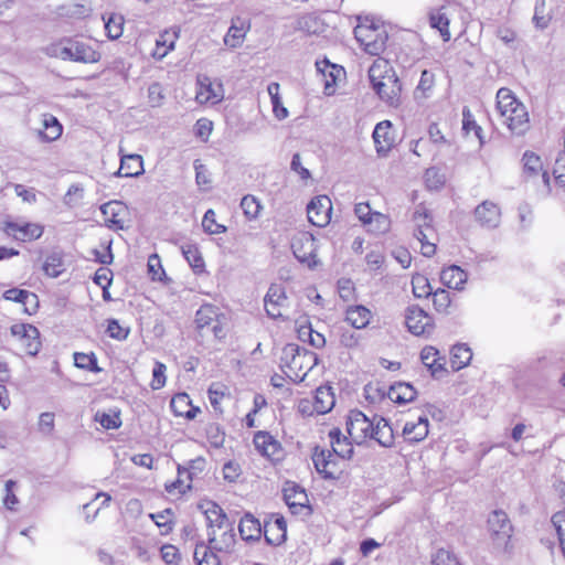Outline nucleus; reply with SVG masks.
Instances as JSON below:
<instances>
[{
  "instance_id": "obj_1",
  "label": "nucleus",
  "mask_w": 565,
  "mask_h": 565,
  "mask_svg": "<svg viewBox=\"0 0 565 565\" xmlns=\"http://www.w3.org/2000/svg\"><path fill=\"white\" fill-rule=\"evenodd\" d=\"M347 430L356 445H362L369 439L385 448L394 444L393 428L385 418L377 415L370 418L361 411H351L347 419Z\"/></svg>"
},
{
  "instance_id": "obj_2",
  "label": "nucleus",
  "mask_w": 565,
  "mask_h": 565,
  "mask_svg": "<svg viewBox=\"0 0 565 565\" xmlns=\"http://www.w3.org/2000/svg\"><path fill=\"white\" fill-rule=\"evenodd\" d=\"M497 113L500 122L513 135L521 136L530 129L527 109L511 89L502 87L497 92Z\"/></svg>"
},
{
  "instance_id": "obj_3",
  "label": "nucleus",
  "mask_w": 565,
  "mask_h": 565,
  "mask_svg": "<svg viewBox=\"0 0 565 565\" xmlns=\"http://www.w3.org/2000/svg\"><path fill=\"white\" fill-rule=\"evenodd\" d=\"M317 363L318 356L315 352L297 344L289 343L282 349L280 367L284 374L295 383L302 382Z\"/></svg>"
},
{
  "instance_id": "obj_4",
  "label": "nucleus",
  "mask_w": 565,
  "mask_h": 565,
  "mask_svg": "<svg viewBox=\"0 0 565 565\" xmlns=\"http://www.w3.org/2000/svg\"><path fill=\"white\" fill-rule=\"evenodd\" d=\"M45 53L51 57L79 63H96L100 60V53L88 43L65 38L46 46Z\"/></svg>"
},
{
  "instance_id": "obj_5",
  "label": "nucleus",
  "mask_w": 565,
  "mask_h": 565,
  "mask_svg": "<svg viewBox=\"0 0 565 565\" xmlns=\"http://www.w3.org/2000/svg\"><path fill=\"white\" fill-rule=\"evenodd\" d=\"M354 35L364 51L371 55H379L385 49L387 32L384 24L374 19H360L354 28Z\"/></svg>"
},
{
  "instance_id": "obj_6",
  "label": "nucleus",
  "mask_w": 565,
  "mask_h": 565,
  "mask_svg": "<svg viewBox=\"0 0 565 565\" xmlns=\"http://www.w3.org/2000/svg\"><path fill=\"white\" fill-rule=\"evenodd\" d=\"M487 531L492 547L502 553H510L513 548V525L508 514L502 510L492 511L487 520Z\"/></svg>"
},
{
  "instance_id": "obj_7",
  "label": "nucleus",
  "mask_w": 565,
  "mask_h": 565,
  "mask_svg": "<svg viewBox=\"0 0 565 565\" xmlns=\"http://www.w3.org/2000/svg\"><path fill=\"white\" fill-rule=\"evenodd\" d=\"M413 218L416 223L414 237L420 245V252L425 257H431L436 253V244L433 242L435 231L430 225L431 220L424 207H417Z\"/></svg>"
},
{
  "instance_id": "obj_8",
  "label": "nucleus",
  "mask_w": 565,
  "mask_h": 565,
  "mask_svg": "<svg viewBox=\"0 0 565 565\" xmlns=\"http://www.w3.org/2000/svg\"><path fill=\"white\" fill-rule=\"evenodd\" d=\"M225 92L223 84L217 78L207 75H198L195 100L201 105H216L224 99Z\"/></svg>"
},
{
  "instance_id": "obj_9",
  "label": "nucleus",
  "mask_w": 565,
  "mask_h": 565,
  "mask_svg": "<svg viewBox=\"0 0 565 565\" xmlns=\"http://www.w3.org/2000/svg\"><path fill=\"white\" fill-rule=\"evenodd\" d=\"M291 248L295 257L309 268H315L318 265L316 255L317 244L316 238L309 233H299L292 238Z\"/></svg>"
},
{
  "instance_id": "obj_10",
  "label": "nucleus",
  "mask_w": 565,
  "mask_h": 565,
  "mask_svg": "<svg viewBox=\"0 0 565 565\" xmlns=\"http://www.w3.org/2000/svg\"><path fill=\"white\" fill-rule=\"evenodd\" d=\"M10 330L26 354L35 356L40 352L42 343L40 331L36 327L29 323H17Z\"/></svg>"
},
{
  "instance_id": "obj_11",
  "label": "nucleus",
  "mask_w": 565,
  "mask_h": 565,
  "mask_svg": "<svg viewBox=\"0 0 565 565\" xmlns=\"http://www.w3.org/2000/svg\"><path fill=\"white\" fill-rule=\"evenodd\" d=\"M207 542L212 550L230 553L236 542L234 522L228 521L212 531H207Z\"/></svg>"
},
{
  "instance_id": "obj_12",
  "label": "nucleus",
  "mask_w": 565,
  "mask_h": 565,
  "mask_svg": "<svg viewBox=\"0 0 565 565\" xmlns=\"http://www.w3.org/2000/svg\"><path fill=\"white\" fill-rule=\"evenodd\" d=\"M405 323L414 335L427 334L433 330V318L417 305L407 307Z\"/></svg>"
},
{
  "instance_id": "obj_13",
  "label": "nucleus",
  "mask_w": 565,
  "mask_h": 565,
  "mask_svg": "<svg viewBox=\"0 0 565 565\" xmlns=\"http://www.w3.org/2000/svg\"><path fill=\"white\" fill-rule=\"evenodd\" d=\"M332 213V203L327 195L313 198L307 206L309 222L319 227L329 224Z\"/></svg>"
},
{
  "instance_id": "obj_14",
  "label": "nucleus",
  "mask_w": 565,
  "mask_h": 565,
  "mask_svg": "<svg viewBox=\"0 0 565 565\" xmlns=\"http://www.w3.org/2000/svg\"><path fill=\"white\" fill-rule=\"evenodd\" d=\"M380 99L391 107H398L401 104V84L396 74H391L386 81L376 82L372 86Z\"/></svg>"
},
{
  "instance_id": "obj_15",
  "label": "nucleus",
  "mask_w": 565,
  "mask_h": 565,
  "mask_svg": "<svg viewBox=\"0 0 565 565\" xmlns=\"http://www.w3.org/2000/svg\"><path fill=\"white\" fill-rule=\"evenodd\" d=\"M4 232L17 241L31 242L42 236L44 227L38 223L7 222Z\"/></svg>"
},
{
  "instance_id": "obj_16",
  "label": "nucleus",
  "mask_w": 565,
  "mask_h": 565,
  "mask_svg": "<svg viewBox=\"0 0 565 565\" xmlns=\"http://www.w3.org/2000/svg\"><path fill=\"white\" fill-rule=\"evenodd\" d=\"M265 309L269 317L276 319L282 317V308L286 307V290L281 285L273 284L265 296Z\"/></svg>"
},
{
  "instance_id": "obj_17",
  "label": "nucleus",
  "mask_w": 565,
  "mask_h": 565,
  "mask_svg": "<svg viewBox=\"0 0 565 565\" xmlns=\"http://www.w3.org/2000/svg\"><path fill=\"white\" fill-rule=\"evenodd\" d=\"M475 218L481 226L494 228L500 224L501 210L495 203L483 201L475 209Z\"/></svg>"
},
{
  "instance_id": "obj_18",
  "label": "nucleus",
  "mask_w": 565,
  "mask_h": 565,
  "mask_svg": "<svg viewBox=\"0 0 565 565\" xmlns=\"http://www.w3.org/2000/svg\"><path fill=\"white\" fill-rule=\"evenodd\" d=\"M253 443L262 456L273 460L280 459L282 454L280 443L276 440L269 433H256Z\"/></svg>"
},
{
  "instance_id": "obj_19",
  "label": "nucleus",
  "mask_w": 565,
  "mask_h": 565,
  "mask_svg": "<svg viewBox=\"0 0 565 565\" xmlns=\"http://www.w3.org/2000/svg\"><path fill=\"white\" fill-rule=\"evenodd\" d=\"M373 140L375 143L376 152L385 156L394 145L395 138L392 131V122L383 120L379 122L373 131Z\"/></svg>"
},
{
  "instance_id": "obj_20",
  "label": "nucleus",
  "mask_w": 565,
  "mask_h": 565,
  "mask_svg": "<svg viewBox=\"0 0 565 565\" xmlns=\"http://www.w3.org/2000/svg\"><path fill=\"white\" fill-rule=\"evenodd\" d=\"M284 500L291 513L298 514L308 507V495L306 491L295 483L287 482L284 488Z\"/></svg>"
},
{
  "instance_id": "obj_21",
  "label": "nucleus",
  "mask_w": 565,
  "mask_h": 565,
  "mask_svg": "<svg viewBox=\"0 0 565 565\" xmlns=\"http://www.w3.org/2000/svg\"><path fill=\"white\" fill-rule=\"evenodd\" d=\"M264 535L271 545H280L287 536V523L282 516H273L264 524Z\"/></svg>"
},
{
  "instance_id": "obj_22",
  "label": "nucleus",
  "mask_w": 565,
  "mask_h": 565,
  "mask_svg": "<svg viewBox=\"0 0 565 565\" xmlns=\"http://www.w3.org/2000/svg\"><path fill=\"white\" fill-rule=\"evenodd\" d=\"M312 461L317 471L326 479L335 478L337 462L334 455L330 450L316 449L312 455Z\"/></svg>"
},
{
  "instance_id": "obj_23",
  "label": "nucleus",
  "mask_w": 565,
  "mask_h": 565,
  "mask_svg": "<svg viewBox=\"0 0 565 565\" xmlns=\"http://www.w3.org/2000/svg\"><path fill=\"white\" fill-rule=\"evenodd\" d=\"M180 36L179 28H171L164 30L156 39V47L152 51V56L157 60H162L169 52L174 50L175 42Z\"/></svg>"
},
{
  "instance_id": "obj_24",
  "label": "nucleus",
  "mask_w": 565,
  "mask_h": 565,
  "mask_svg": "<svg viewBox=\"0 0 565 565\" xmlns=\"http://www.w3.org/2000/svg\"><path fill=\"white\" fill-rule=\"evenodd\" d=\"M249 28L250 25L248 21L242 18L233 19L232 24L224 36L225 45L231 49L239 47L243 44Z\"/></svg>"
},
{
  "instance_id": "obj_25",
  "label": "nucleus",
  "mask_w": 565,
  "mask_h": 565,
  "mask_svg": "<svg viewBox=\"0 0 565 565\" xmlns=\"http://www.w3.org/2000/svg\"><path fill=\"white\" fill-rule=\"evenodd\" d=\"M428 418L419 416L416 420H407L403 427V436L409 443H419L428 435Z\"/></svg>"
},
{
  "instance_id": "obj_26",
  "label": "nucleus",
  "mask_w": 565,
  "mask_h": 565,
  "mask_svg": "<svg viewBox=\"0 0 565 565\" xmlns=\"http://www.w3.org/2000/svg\"><path fill=\"white\" fill-rule=\"evenodd\" d=\"M100 211L104 215V221L118 228H124L125 217L127 214L126 206L118 201H111L102 205Z\"/></svg>"
},
{
  "instance_id": "obj_27",
  "label": "nucleus",
  "mask_w": 565,
  "mask_h": 565,
  "mask_svg": "<svg viewBox=\"0 0 565 565\" xmlns=\"http://www.w3.org/2000/svg\"><path fill=\"white\" fill-rule=\"evenodd\" d=\"M202 513L205 515L207 523V531H212L223 523L231 521L224 513L223 509L213 501H205L199 505Z\"/></svg>"
},
{
  "instance_id": "obj_28",
  "label": "nucleus",
  "mask_w": 565,
  "mask_h": 565,
  "mask_svg": "<svg viewBox=\"0 0 565 565\" xmlns=\"http://www.w3.org/2000/svg\"><path fill=\"white\" fill-rule=\"evenodd\" d=\"M170 407L175 416L193 419L200 413V408L192 405L188 394L179 393L170 402Z\"/></svg>"
},
{
  "instance_id": "obj_29",
  "label": "nucleus",
  "mask_w": 565,
  "mask_h": 565,
  "mask_svg": "<svg viewBox=\"0 0 565 565\" xmlns=\"http://www.w3.org/2000/svg\"><path fill=\"white\" fill-rule=\"evenodd\" d=\"M466 271L457 265H451L444 268L440 273L441 282L448 288L462 290L467 281Z\"/></svg>"
},
{
  "instance_id": "obj_30",
  "label": "nucleus",
  "mask_w": 565,
  "mask_h": 565,
  "mask_svg": "<svg viewBox=\"0 0 565 565\" xmlns=\"http://www.w3.org/2000/svg\"><path fill=\"white\" fill-rule=\"evenodd\" d=\"M371 318V310L361 305L350 306L345 311V321L355 329L366 328Z\"/></svg>"
},
{
  "instance_id": "obj_31",
  "label": "nucleus",
  "mask_w": 565,
  "mask_h": 565,
  "mask_svg": "<svg viewBox=\"0 0 565 565\" xmlns=\"http://www.w3.org/2000/svg\"><path fill=\"white\" fill-rule=\"evenodd\" d=\"M329 439L332 447V454L342 458L349 459L353 454L352 444L342 436L340 429L333 428L329 431Z\"/></svg>"
},
{
  "instance_id": "obj_32",
  "label": "nucleus",
  "mask_w": 565,
  "mask_h": 565,
  "mask_svg": "<svg viewBox=\"0 0 565 565\" xmlns=\"http://www.w3.org/2000/svg\"><path fill=\"white\" fill-rule=\"evenodd\" d=\"M429 23L433 29L439 31L443 40L445 42L450 40V31H449V14L447 13L446 7H441L435 9L429 14Z\"/></svg>"
},
{
  "instance_id": "obj_33",
  "label": "nucleus",
  "mask_w": 565,
  "mask_h": 565,
  "mask_svg": "<svg viewBox=\"0 0 565 565\" xmlns=\"http://www.w3.org/2000/svg\"><path fill=\"white\" fill-rule=\"evenodd\" d=\"M335 404V397L330 386H320L316 390L313 408L318 414L330 412Z\"/></svg>"
},
{
  "instance_id": "obj_34",
  "label": "nucleus",
  "mask_w": 565,
  "mask_h": 565,
  "mask_svg": "<svg viewBox=\"0 0 565 565\" xmlns=\"http://www.w3.org/2000/svg\"><path fill=\"white\" fill-rule=\"evenodd\" d=\"M420 360L434 376L437 375L438 372L444 371L445 359L434 347L427 345L423 348L420 352Z\"/></svg>"
},
{
  "instance_id": "obj_35",
  "label": "nucleus",
  "mask_w": 565,
  "mask_h": 565,
  "mask_svg": "<svg viewBox=\"0 0 565 565\" xmlns=\"http://www.w3.org/2000/svg\"><path fill=\"white\" fill-rule=\"evenodd\" d=\"M391 74H396L390 62L385 58L379 57L369 68V78L371 85H375L376 82L386 81L387 77H391Z\"/></svg>"
},
{
  "instance_id": "obj_36",
  "label": "nucleus",
  "mask_w": 565,
  "mask_h": 565,
  "mask_svg": "<svg viewBox=\"0 0 565 565\" xmlns=\"http://www.w3.org/2000/svg\"><path fill=\"white\" fill-rule=\"evenodd\" d=\"M238 530L245 541L258 540L262 535V525L253 515L246 514L241 519Z\"/></svg>"
},
{
  "instance_id": "obj_37",
  "label": "nucleus",
  "mask_w": 565,
  "mask_h": 565,
  "mask_svg": "<svg viewBox=\"0 0 565 565\" xmlns=\"http://www.w3.org/2000/svg\"><path fill=\"white\" fill-rule=\"evenodd\" d=\"M63 128L58 120L52 115H44L43 130L39 131V137L46 142L58 139L62 135Z\"/></svg>"
},
{
  "instance_id": "obj_38",
  "label": "nucleus",
  "mask_w": 565,
  "mask_h": 565,
  "mask_svg": "<svg viewBox=\"0 0 565 565\" xmlns=\"http://www.w3.org/2000/svg\"><path fill=\"white\" fill-rule=\"evenodd\" d=\"M279 89L280 85L276 82H273L267 86V93L270 96V102L273 106V114L276 119L284 120L288 117L289 111L282 104Z\"/></svg>"
},
{
  "instance_id": "obj_39",
  "label": "nucleus",
  "mask_w": 565,
  "mask_h": 565,
  "mask_svg": "<svg viewBox=\"0 0 565 565\" xmlns=\"http://www.w3.org/2000/svg\"><path fill=\"white\" fill-rule=\"evenodd\" d=\"M415 396L416 391L408 383H396L388 391L390 399L398 404L412 402Z\"/></svg>"
},
{
  "instance_id": "obj_40",
  "label": "nucleus",
  "mask_w": 565,
  "mask_h": 565,
  "mask_svg": "<svg viewBox=\"0 0 565 565\" xmlns=\"http://www.w3.org/2000/svg\"><path fill=\"white\" fill-rule=\"evenodd\" d=\"M121 177H137L141 173V157L139 154L122 156L117 172Z\"/></svg>"
},
{
  "instance_id": "obj_41",
  "label": "nucleus",
  "mask_w": 565,
  "mask_h": 565,
  "mask_svg": "<svg viewBox=\"0 0 565 565\" xmlns=\"http://www.w3.org/2000/svg\"><path fill=\"white\" fill-rule=\"evenodd\" d=\"M472 359V352L467 344H456L451 349V366L455 370H460L469 364Z\"/></svg>"
},
{
  "instance_id": "obj_42",
  "label": "nucleus",
  "mask_w": 565,
  "mask_h": 565,
  "mask_svg": "<svg viewBox=\"0 0 565 565\" xmlns=\"http://www.w3.org/2000/svg\"><path fill=\"white\" fill-rule=\"evenodd\" d=\"M182 254L194 273L201 274L204 271V259L195 245L186 244L182 246Z\"/></svg>"
},
{
  "instance_id": "obj_43",
  "label": "nucleus",
  "mask_w": 565,
  "mask_h": 565,
  "mask_svg": "<svg viewBox=\"0 0 565 565\" xmlns=\"http://www.w3.org/2000/svg\"><path fill=\"white\" fill-rule=\"evenodd\" d=\"M214 552L216 551L212 550L210 544H196L194 550V559L196 565H220L221 562Z\"/></svg>"
},
{
  "instance_id": "obj_44",
  "label": "nucleus",
  "mask_w": 565,
  "mask_h": 565,
  "mask_svg": "<svg viewBox=\"0 0 565 565\" xmlns=\"http://www.w3.org/2000/svg\"><path fill=\"white\" fill-rule=\"evenodd\" d=\"M147 273L151 280L167 284L169 278L162 267L161 259L157 254L148 257Z\"/></svg>"
},
{
  "instance_id": "obj_45",
  "label": "nucleus",
  "mask_w": 565,
  "mask_h": 565,
  "mask_svg": "<svg viewBox=\"0 0 565 565\" xmlns=\"http://www.w3.org/2000/svg\"><path fill=\"white\" fill-rule=\"evenodd\" d=\"M370 233L384 234L391 227V220L387 215L375 212L364 225Z\"/></svg>"
},
{
  "instance_id": "obj_46",
  "label": "nucleus",
  "mask_w": 565,
  "mask_h": 565,
  "mask_svg": "<svg viewBox=\"0 0 565 565\" xmlns=\"http://www.w3.org/2000/svg\"><path fill=\"white\" fill-rule=\"evenodd\" d=\"M95 420L105 429H116L121 425L120 413L116 408H110L107 412H97Z\"/></svg>"
},
{
  "instance_id": "obj_47",
  "label": "nucleus",
  "mask_w": 565,
  "mask_h": 565,
  "mask_svg": "<svg viewBox=\"0 0 565 565\" xmlns=\"http://www.w3.org/2000/svg\"><path fill=\"white\" fill-rule=\"evenodd\" d=\"M42 268L47 276L52 278L58 277L64 271V262L62 255L60 253L50 254L45 258Z\"/></svg>"
},
{
  "instance_id": "obj_48",
  "label": "nucleus",
  "mask_w": 565,
  "mask_h": 565,
  "mask_svg": "<svg viewBox=\"0 0 565 565\" xmlns=\"http://www.w3.org/2000/svg\"><path fill=\"white\" fill-rule=\"evenodd\" d=\"M107 36L111 40L118 39L122 34L124 18L120 14L111 13L107 18L103 17Z\"/></svg>"
},
{
  "instance_id": "obj_49",
  "label": "nucleus",
  "mask_w": 565,
  "mask_h": 565,
  "mask_svg": "<svg viewBox=\"0 0 565 565\" xmlns=\"http://www.w3.org/2000/svg\"><path fill=\"white\" fill-rule=\"evenodd\" d=\"M217 319V312L212 306L201 307L195 315L196 328L201 331L209 329Z\"/></svg>"
},
{
  "instance_id": "obj_50",
  "label": "nucleus",
  "mask_w": 565,
  "mask_h": 565,
  "mask_svg": "<svg viewBox=\"0 0 565 565\" xmlns=\"http://www.w3.org/2000/svg\"><path fill=\"white\" fill-rule=\"evenodd\" d=\"M149 518L159 529L160 534L166 535L172 530V512L170 509H166L158 513H150Z\"/></svg>"
},
{
  "instance_id": "obj_51",
  "label": "nucleus",
  "mask_w": 565,
  "mask_h": 565,
  "mask_svg": "<svg viewBox=\"0 0 565 565\" xmlns=\"http://www.w3.org/2000/svg\"><path fill=\"white\" fill-rule=\"evenodd\" d=\"M206 459L202 456H198L194 459L189 460L183 467L186 472L188 479H200L206 469Z\"/></svg>"
},
{
  "instance_id": "obj_52",
  "label": "nucleus",
  "mask_w": 565,
  "mask_h": 565,
  "mask_svg": "<svg viewBox=\"0 0 565 565\" xmlns=\"http://www.w3.org/2000/svg\"><path fill=\"white\" fill-rule=\"evenodd\" d=\"M193 479L186 478V472L181 465L178 466V478L174 482L167 484L166 489L169 493L178 491L179 493H185L192 488Z\"/></svg>"
},
{
  "instance_id": "obj_53",
  "label": "nucleus",
  "mask_w": 565,
  "mask_h": 565,
  "mask_svg": "<svg viewBox=\"0 0 565 565\" xmlns=\"http://www.w3.org/2000/svg\"><path fill=\"white\" fill-rule=\"evenodd\" d=\"M546 0H536L534 7L533 23L535 28L544 30L548 26L551 17L545 13Z\"/></svg>"
},
{
  "instance_id": "obj_54",
  "label": "nucleus",
  "mask_w": 565,
  "mask_h": 565,
  "mask_svg": "<svg viewBox=\"0 0 565 565\" xmlns=\"http://www.w3.org/2000/svg\"><path fill=\"white\" fill-rule=\"evenodd\" d=\"M241 207L247 218L254 220L259 215L262 205L255 196L245 195L241 201Z\"/></svg>"
},
{
  "instance_id": "obj_55",
  "label": "nucleus",
  "mask_w": 565,
  "mask_h": 565,
  "mask_svg": "<svg viewBox=\"0 0 565 565\" xmlns=\"http://www.w3.org/2000/svg\"><path fill=\"white\" fill-rule=\"evenodd\" d=\"M524 172L536 175L542 171V160L533 152H525L522 158Z\"/></svg>"
},
{
  "instance_id": "obj_56",
  "label": "nucleus",
  "mask_w": 565,
  "mask_h": 565,
  "mask_svg": "<svg viewBox=\"0 0 565 565\" xmlns=\"http://www.w3.org/2000/svg\"><path fill=\"white\" fill-rule=\"evenodd\" d=\"M195 182L202 191L211 188V178L207 168L200 161H194Z\"/></svg>"
},
{
  "instance_id": "obj_57",
  "label": "nucleus",
  "mask_w": 565,
  "mask_h": 565,
  "mask_svg": "<svg viewBox=\"0 0 565 565\" xmlns=\"http://www.w3.org/2000/svg\"><path fill=\"white\" fill-rule=\"evenodd\" d=\"M412 286L416 298H426L433 294L428 279L422 275L413 277Z\"/></svg>"
},
{
  "instance_id": "obj_58",
  "label": "nucleus",
  "mask_w": 565,
  "mask_h": 565,
  "mask_svg": "<svg viewBox=\"0 0 565 565\" xmlns=\"http://www.w3.org/2000/svg\"><path fill=\"white\" fill-rule=\"evenodd\" d=\"M215 212L207 210L202 220L203 230L209 234H221L226 231L224 225H221L215 220Z\"/></svg>"
},
{
  "instance_id": "obj_59",
  "label": "nucleus",
  "mask_w": 565,
  "mask_h": 565,
  "mask_svg": "<svg viewBox=\"0 0 565 565\" xmlns=\"http://www.w3.org/2000/svg\"><path fill=\"white\" fill-rule=\"evenodd\" d=\"M74 363L78 369L98 372L99 367L97 366V360L95 355L86 354V353H75L74 354Z\"/></svg>"
},
{
  "instance_id": "obj_60",
  "label": "nucleus",
  "mask_w": 565,
  "mask_h": 565,
  "mask_svg": "<svg viewBox=\"0 0 565 565\" xmlns=\"http://www.w3.org/2000/svg\"><path fill=\"white\" fill-rule=\"evenodd\" d=\"M551 522L558 535L562 552L565 556V512L558 511L554 513Z\"/></svg>"
},
{
  "instance_id": "obj_61",
  "label": "nucleus",
  "mask_w": 565,
  "mask_h": 565,
  "mask_svg": "<svg viewBox=\"0 0 565 565\" xmlns=\"http://www.w3.org/2000/svg\"><path fill=\"white\" fill-rule=\"evenodd\" d=\"M15 487L17 482L14 480H8L4 484L6 495L3 498V504L10 511H17L20 502L14 493Z\"/></svg>"
},
{
  "instance_id": "obj_62",
  "label": "nucleus",
  "mask_w": 565,
  "mask_h": 565,
  "mask_svg": "<svg viewBox=\"0 0 565 565\" xmlns=\"http://www.w3.org/2000/svg\"><path fill=\"white\" fill-rule=\"evenodd\" d=\"M167 366L161 362H156L152 369V379L150 382V386L152 390H160L164 386L167 376H166Z\"/></svg>"
},
{
  "instance_id": "obj_63",
  "label": "nucleus",
  "mask_w": 565,
  "mask_h": 565,
  "mask_svg": "<svg viewBox=\"0 0 565 565\" xmlns=\"http://www.w3.org/2000/svg\"><path fill=\"white\" fill-rule=\"evenodd\" d=\"M433 295V305L438 312H447L451 303L450 295L445 289H438Z\"/></svg>"
},
{
  "instance_id": "obj_64",
  "label": "nucleus",
  "mask_w": 565,
  "mask_h": 565,
  "mask_svg": "<svg viewBox=\"0 0 565 565\" xmlns=\"http://www.w3.org/2000/svg\"><path fill=\"white\" fill-rule=\"evenodd\" d=\"M431 565H459V563L449 551L440 548L434 554Z\"/></svg>"
}]
</instances>
